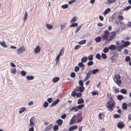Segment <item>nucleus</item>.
I'll return each mask as SVG.
<instances>
[{
  "mask_svg": "<svg viewBox=\"0 0 131 131\" xmlns=\"http://www.w3.org/2000/svg\"><path fill=\"white\" fill-rule=\"evenodd\" d=\"M89 60H93V56L92 54H90L88 57V58Z\"/></svg>",
  "mask_w": 131,
  "mask_h": 131,
  "instance_id": "nucleus-34",
  "label": "nucleus"
},
{
  "mask_svg": "<svg viewBox=\"0 0 131 131\" xmlns=\"http://www.w3.org/2000/svg\"><path fill=\"white\" fill-rule=\"evenodd\" d=\"M46 26L47 28L49 29H51L53 28L52 25L50 24H47L46 25Z\"/></svg>",
  "mask_w": 131,
  "mask_h": 131,
  "instance_id": "nucleus-26",
  "label": "nucleus"
},
{
  "mask_svg": "<svg viewBox=\"0 0 131 131\" xmlns=\"http://www.w3.org/2000/svg\"><path fill=\"white\" fill-rule=\"evenodd\" d=\"M122 107L124 109H126L127 107V104L125 103H123L122 105Z\"/></svg>",
  "mask_w": 131,
  "mask_h": 131,
  "instance_id": "nucleus-23",
  "label": "nucleus"
},
{
  "mask_svg": "<svg viewBox=\"0 0 131 131\" xmlns=\"http://www.w3.org/2000/svg\"><path fill=\"white\" fill-rule=\"evenodd\" d=\"M80 47V46L79 45H77L76 46L74 47V49L75 50H77L79 49Z\"/></svg>",
  "mask_w": 131,
  "mask_h": 131,
  "instance_id": "nucleus-54",
  "label": "nucleus"
},
{
  "mask_svg": "<svg viewBox=\"0 0 131 131\" xmlns=\"http://www.w3.org/2000/svg\"><path fill=\"white\" fill-rule=\"evenodd\" d=\"M86 40H82L79 42V43L80 45L83 44L85 43Z\"/></svg>",
  "mask_w": 131,
  "mask_h": 131,
  "instance_id": "nucleus-28",
  "label": "nucleus"
},
{
  "mask_svg": "<svg viewBox=\"0 0 131 131\" xmlns=\"http://www.w3.org/2000/svg\"><path fill=\"white\" fill-rule=\"evenodd\" d=\"M26 72L24 71H21V74L23 76H25L26 74Z\"/></svg>",
  "mask_w": 131,
  "mask_h": 131,
  "instance_id": "nucleus-53",
  "label": "nucleus"
},
{
  "mask_svg": "<svg viewBox=\"0 0 131 131\" xmlns=\"http://www.w3.org/2000/svg\"><path fill=\"white\" fill-rule=\"evenodd\" d=\"M110 11V9L109 8H108L106 9L104 12V14L105 15H106Z\"/></svg>",
  "mask_w": 131,
  "mask_h": 131,
  "instance_id": "nucleus-31",
  "label": "nucleus"
},
{
  "mask_svg": "<svg viewBox=\"0 0 131 131\" xmlns=\"http://www.w3.org/2000/svg\"><path fill=\"white\" fill-rule=\"evenodd\" d=\"M84 102V100L83 99L81 98L78 100V104H81L83 103Z\"/></svg>",
  "mask_w": 131,
  "mask_h": 131,
  "instance_id": "nucleus-24",
  "label": "nucleus"
},
{
  "mask_svg": "<svg viewBox=\"0 0 131 131\" xmlns=\"http://www.w3.org/2000/svg\"><path fill=\"white\" fill-rule=\"evenodd\" d=\"M99 71L98 69H93L92 71V73L93 74H95Z\"/></svg>",
  "mask_w": 131,
  "mask_h": 131,
  "instance_id": "nucleus-25",
  "label": "nucleus"
},
{
  "mask_svg": "<svg viewBox=\"0 0 131 131\" xmlns=\"http://www.w3.org/2000/svg\"><path fill=\"white\" fill-rule=\"evenodd\" d=\"M53 130L54 131H56L58 129V125L54 126L53 128Z\"/></svg>",
  "mask_w": 131,
  "mask_h": 131,
  "instance_id": "nucleus-37",
  "label": "nucleus"
},
{
  "mask_svg": "<svg viewBox=\"0 0 131 131\" xmlns=\"http://www.w3.org/2000/svg\"><path fill=\"white\" fill-rule=\"evenodd\" d=\"M101 40V38L100 37H98L96 38L95 39V40L97 42H100Z\"/></svg>",
  "mask_w": 131,
  "mask_h": 131,
  "instance_id": "nucleus-17",
  "label": "nucleus"
},
{
  "mask_svg": "<svg viewBox=\"0 0 131 131\" xmlns=\"http://www.w3.org/2000/svg\"><path fill=\"white\" fill-rule=\"evenodd\" d=\"M78 109L77 108V107L74 106L71 109V111H74V112H76L78 111Z\"/></svg>",
  "mask_w": 131,
  "mask_h": 131,
  "instance_id": "nucleus-18",
  "label": "nucleus"
},
{
  "mask_svg": "<svg viewBox=\"0 0 131 131\" xmlns=\"http://www.w3.org/2000/svg\"><path fill=\"white\" fill-rule=\"evenodd\" d=\"M123 98V96L122 95H119L117 96V98L119 100H121Z\"/></svg>",
  "mask_w": 131,
  "mask_h": 131,
  "instance_id": "nucleus-32",
  "label": "nucleus"
},
{
  "mask_svg": "<svg viewBox=\"0 0 131 131\" xmlns=\"http://www.w3.org/2000/svg\"><path fill=\"white\" fill-rule=\"evenodd\" d=\"M71 77L72 78H74L75 76V73L74 72H72L70 74Z\"/></svg>",
  "mask_w": 131,
  "mask_h": 131,
  "instance_id": "nucleus-55",
  "label": "nucleus"
},
{
  "mask_svg": "<svg viewBox=\"0 0 131 131\" xmlns=\"http://www.w3.org/2000/svg\"><path fill=\"white\" fill-rule=\"evenodd\" d=\"M78 127V126H72V127H70L69 130V131H71L74 130L75 129H77Z\"/></svg>",
  "mask_w": 131,
  "mask_h": 131,
  "instance_id": "nucleus-15",
  "label": "nucleus"
},
{
  "mask_svg": "<svg viewBox=\"0 0 131 131\" xmlns=\"http://www.w3.org/2000/svg\"><path fill=\"white\" fill-rule=\"evenodd\" d=\"M121 92L123 94H125L126 93V91L124 89H122L121 90Z\"/></svg>",
  "mask_w": 131,
  "mask_h": 131,
  "instance_id": "nucleus-49",
  "label": "nucleus"
},
{
  "mask_svg": "<svg viewBox=\"0 0 131 131\" xmlns=\"http://www.w3.org/2000/svg\"><path fill=\"white\" fill-rule=\"evenodd\" d=\"M109 48L111 50H114V49H116V47L113 45H112L108 46Z\"/></svg>",
  "mask_w": 131,
  "mask_h": 131,
  "instance_id": "nucleus-10",
  "label": "nucleus"
},
{
  "mask_svg": "<svg viewBox=\"0 0 131 131\" xmlns=\"http://www.w3.org/2000/svg\"><path fill=\"white\" fill-rule=\"evenodd\" d=\"M81 26H77V29L75 31V32H78L79 29L81 28Z\"/></svg>",
  "mask_w": 131,
  "mask_h": 131,
  "instance_id": "nucleus-61",
  "label": "nucleus"
},
{
  "mask_svg": "<svg viewBox=\"0 0 131 131\" xmlns=\"http://www.w3.org/2000/svg\"><path fill=\"white\" fill-rule=\"evenodd\" d=\"M118 127L120 129L123 128L124 126V123L122 122H119L117 125Z\"/></svg>",
  "mask_w": 131,
  "mask_h": 131,
  "instance_id": "nucleus-7",
  "label": "nucleus"
},
{
  "mask_svg": "<svg viewBox=\"0 0 131 131\" xmlns=\"http://www.w3.org/2000/svg\"><path fill=\"white\" fill-rule=\"evenodd\" d=\"M79 91L82 92L84 91V88L83 86H79Z\"/></svg>",
  "mask_w": 131,
  "mask_h": 131,
  "instance_id": "nucleus-30",
  "label": "nucleus"
},
{
  "mask_svg": "<svg viewBox=\"0 0 131 131\" xmlns=\"http://www.w3.org/2000/svg\"><path fill=\"white\" fill-rule=\"evenodd\" d=\"M79 68L78 66L76 67L74 69V71L75 72H77L79 70Z\"/></svg>",
  "mask_w": 131,
  "mask_h": 131,
  "instance_id": "nucleus-51",
  "label": "nucleus"
},
{
  "mask_svg": "<svg viewBox=\"0 0 131 131\" xmlns=\"http://www.w3.org/2000/svg\"><path fill=\"white\" fill-rule=\"evenodd\" d=\"M67 115L65 114L61 116V118L63 119H64L66 116Z\"/></svg>",
  "mask_w": 131,
  "mask_h": 131,
  "instance_id": "nucleus-56",
  "label": "nucleus"
},
{
  "mask_svg": "<svg viewBox=\"0 0 131 131\" xmlns=\"http://www.w3.org/2000/svg\"><path fill=\"white\" fill-rule=\"evenodd\" d=\"M120 78L116 79V80H114V81L118 84L121 83V81L120 80Z\"/></svg>",
  "mask_w": 131,
  "mask_h": 131,
  "instance_id": "nucleus-29",
  "label": "nucleus"
},
{
  "mask_svg": "<svg viewBox=\"0 0 131 131\" xmlns=\"http://www.w3.org/2000/svg\"><path fill=\"white\" fill-rule=\"evenodd\" d=\"M30 124L29 125V127L30 126H34L35 123V119L34 117H32L30 119Z\"/></svg>",
  "mask_w": 131,
  "mask_h": 131,
  "instance_id": "nucleus-4",
  "label": "nucleus"
},
{
  "mask_svg": "<svg viewBox=\"0 0 131 131\" xmlns=\"http://www.w3.org/2000/svg\"><path fill=\"white\" fill-rule=\"evenodd\" d=\"M88 58L86 56H84L81 59V62H85L87 60Z\"/></svg>",
  "mask_w": 131,
  "mask_h": 131,
  "instance_id": "nucleus-16",
  "label": "nucleus"
},
{
  "mask_svg": "<svg viewBox=\"0 0 131 131\" xmlns=\"http://www.w3.org/2000/svg\"><path fill=\"white\" fill-rule=\"evenodd\" d=\"M114 104V101L111 98H110L109 101L107 102L106 105L109 111H112L113 110V108L115 107Z\"/></svg>",
  "mask_w": 131,
  "mask_h": 131,
  "instance_id": "nucleus-2",
  "label": "nucleus"
},
{
  "mask_svg": "<svg viewBox=\"0 0 131 131\" xmlns=\"http://www.w3.org/2000/svg\"><path fill=\"white\" fill-rule=\"evenodd\" d=\"M124 47L123 45H121L120 46H117L116 47V49H117V51H120V50L123 48Z\"/></svg>",
  "mask_w": 131,
  "mask_h": 131,
  "instance_id": "nucleus-12",
  "label": "nucleus"
},
{
  "mask_svg": "<svg viewBox=\"0 0 131 131\" xmlns=\"http://www.w3.org/2000/svg\"><path fill=\"white\" fill-rule=\"evenodd\" d=\"M48 103L47 102H46L44 103L43 106L44 107L46 108L48 106Z\"/></svg>",
  "mask_w": 131,
  "mask_h": 131,
  "instance_id": "nucleus-41",
  "label": "nucleus"
},
{
  "mask_svg": "<svg viewBox=\"0 0 131 131\" xmlns=\"http://www.w3.org/2000/svg\"><path fill=\"white\" fill-rule=\"evenodd\" d=\"M48 101L49 103H51L52 101V99L51 98H50L48 99Z\"/></svg>",
  "mask_w": 131,
  "mask_h": 131,
  "instance_id": "nucleus-59",
  "label": "nucleus"
},
{
  "mask_svg": "<svg viewBox=\"0 0 131 131\" xmlns=\"http://www.w3.org/2000/svg\"><path fill=\"white\" fill-rule=\"evenodd\" d=\"M116 34L114 31L110 33L107 30H106L104 32V34L102 35V38L103 40H106V43H107L115 37Z\"/></svg>",
  "mask_w": 131,
  "mask_h": 131,
  "instance_id": "nucleus-1",
  "label": "nucleus"
},
{
  "mask_svg": "<svg viewBox=\"0 0 131 131\" xmlns=\"http://www.w3.org/2000/svg\"><path fill=\"white\" fill-rule=\"evenodd\" d=\"M122 43H124L123 45L124 47L127 46L130 44V42L128 41L125 42L124 41L122 40Z\"/></svg>",
  "mask_w": 131,
  "mask_h": 131,
  "instance_id": "nucleus-8",
  "label": "nucleus"
},
{
  "mask_svg": "<svg viewBox=\"0 0 131 131\" xmlns=\"http://www.w3.org/2000/svg\"><path fill=\"white\" fill-rule=\"evenodd\" d=\"M26 50V49L24 46H22L19 48L16 51L17 53L18 54H21L23 53Z\"/></svg>",
  "mask_w": 131,
  "mask_h": 131,
  "instance_id": "nucleus-3",
  "label": "nucleus"
},
{
  "mask_svg": "<svg viewBox=\"0 0 131 131\" xmlns=\"http://www.w3.org/2000/svg\"><path fill=\"white\" fill-rule=\"evenodd\" d=\"M63 121L61 119H59L56 122V123H58L59 125H61Z\"/></svg>",
  "mask_w": 131,
  "mask_h": 131,
  "instance_id": "nucleus-21",
  "label": "nucleus"
},
{
  "mask_svg": "<svg viewBox=\"0 0 131 131\" xmlns=\"http://www.w3.org/2000/svg\"><path fill=\"white\" fill-rule=\"evenodd\" d=\"M59 77H56L53 78L52 81L56 83L58 82L59 80Z\"/></svg>",
  "mask_w": 131,
  "mask_h": 131,
  "instance_id": "nucleus-19",
  "label": "nucleus"
},
{
  "mask_svg": "<svg viewBox=\"0 0 131 131\" xmlns=\"http://www.w3.org/2000/svg\"><path fill=\"white\" fill-rule=\"evenodd\" d=\"M77 23H74L72 24L70 26V27H73L77 26L78 25Z\"/></svg>",
  "mask_w": 131,
  "mask_h": 131,
  "instance_id": "nucleus-43",
  "label": "nucleus"
},
{
  "mask_svg": "<svg viewBox=\"0 0 131 131\" xmlns=\"http://www.w3.org/2000/svg\"><path fill=\"white\" fill-rule=\"evenodd\" d=\"M34 126H30V128H29V131H34Z\"/></svg>",
  "mask_w": 131,
  "mask_h": 131,
  "instance_id": "nucleus-62",
  "label": "nucleus"
},
{
  "mask_svg": "<svg viewBox=\"0 0 131 131\" xmlns=\"http://www.w3.org/2000/svg\"><path fill=\"white\" fill-rule=\"evenodd\" d=\"M79 83L80 85L81 86H83V83L82 81L80 80L79 82Z\"/></svg>",
  "mask_w": 131,
  "mask_h": 131,
  "instance_id": "nucleus-60",
  "label": "nucleus"
},
{
  "mask_svg": "<svg viewBox=\"0 0 131 131\" xmlns=\"http://www.w3.org/2000/svg\"><path fill=\"white\" fill-rule=\"evenodd\" d=\"M102 57L104 59H105L107 57L106 55L104 53H102L101 54Z\"/></svg>",
  "mask_w": 131,
  "mask_h": 131,
  "instance_id": "nucleus-38",
  "label": "nucleus"
},
{
  "mask_svg": "<svg viewBox=\"0 0 131 131\" xmlns=\"http://www.w3.org/2000/svg\"><path fill=\"white\" fill-rule=\"evenodd\" d=\"M76 117V115H74L73 117L71 119L69 123L70 125L72 124L73 123L75 122V118Z\"/></svg>",
  "mask_w": 131,
  "mask_h": 131,
  "instance_id": "nucleus-13",
  "label": "nucleus"
},
{
  "mask_svg": "<svg viewBox=\"0 0 131 131\" xmlns=\"http://www.w3.org/2000/svg\"><path fill=\"white\" fill-rule=\"evenodd\" d=\"M34 77L33 76H28L26 77V78L28 80H30L34 79Z\"/></svg>",
  "mask_w": 131,
  "mask_h": 131,
  "instance_id": "nucleus-27",
  "label": "nucleus"
},
{
  "mask_svg": "<svg viewBox=\"0 0 131 131\" xmlns=\"http://www.w3.org/2000/svg\"><path fill=\"white\" fill-rule=\"evenodd\" d=\"M59 102V100L58 99L56 100L53 102L50 105L51 107L53 106L56 105Z\"/></svg>",
  "mask_w": 131,
  "mask_h": 131,
  "instance_id": "nucleus-11",
  "label": "nucleus"
},
{
  "mask_svg": "<svg viewBox=\"0 0 131 131\" xmlns=\"http://www.w3.org/2000/svg\"><path fill=\"white\" fill-rule=\"evenodd\" d=\"M78 65L79 67L82 68H85V66L82 62L79 63Z\"/></svg>",
  "mask_w": 131,
  "mask_h": 131,
  "instance_id": "nucleus-22",
  "label": "nucleus"
},
{
  "mask_svg": "<svg viewBox=\"0 0 131 131\" xmlns=\"http://www.w3.org/2000/svg\"><path fill=\"white\" fill-rule=\"evenodd\" d=\"M84 106V104H81L78 105L77 106V108L78 109H81Z\"/></svg>",
  "mask_w": 131,
  "mask_h": 131,
  "instance_id": "nucleus-44",
  "label": "nucleus"
},
{
  "mask_svg": "<svg viewBox=\"0 0 131 131\" xmlns=\"http://www.w3.org/2000/svg\"><path fill=\"white\" fill-rule=\"evenodd\" d=\"M77 93L75 91H73L72 93L71 94V95L72 96H76Z\"/></svg>",
  "mask_w": 131,
  "mask_h": 131,
  "instance_id": "nucleus-63",
  "label": "nucleus"
},
{
  "mask_svg": "<svg viewBox=\"0 0 131 131\" xmlns=\"http://www.w3.org/2000/svg\"><path fill=\"white\" fill-rule=\"evenodd\" d=\"M116 0H108L106 2V4H110L112 3L115 2Z\"/></svg>",
  "mask_w": 131,
  "mask_h": 131,
  "instance_id": "nucleus-20",
  "label": "nucleus"
},
{
  "mask_svg": "<svg viewBox=\"0 0 131 131\" xmlns=\"http://www.w3.org/2000/svg\"><path fill=\"white\" fill-rule=\"evenodd\" d=\"M131 8V6H128L126 8H124L123 9V10H128L129 9Z\"/></svg>",
  "mask_w": 131,
  "mask_h": 131,
  "instance_id": "nucleus-50",
  "label": "nucleus"
},
{
  "mask_svg": "<svg viewBox=\"0 0 131 131\" xmlns=\"http://www.w3.org/2000/svg\"><path fill=\"white\" fill-rule=\"evenodd\" d=\"M40 47L39 46H38L35 49L34 51L35 53H38L40 52Z\"/></svg>",
  "mask_w": 131,
  "mask_h": 131,
  "instance_id": "nucleus-9",
  "label": "nucleus"
},
{
  "mask_svg": "<svg viewBox=\"0 0 131 131\" xmlns=\"http://www.w3.org/2000/svg\"><path fill=\"white\" fill-rule=\"evenodd\" d=\"M68 5L67 4H66L62 6V8L63 9H66L68 8Z\"/></svg>",
  "mask_w": 131,
  "mask_h": 131,
  "instance_id": "nucleus-40",
  "label": "nucleus"
},
{
  "mask_svg": "<svg viewBox=\"0 0 131 131\" xmlns=\"http://www.w3.org/2000/svg\"><path fill=\"white\" fill-rule=\"evenodd\" d=\"M109 50V48L107 47L105 48L103 50V52L104 53H107Z\"/></svg>",
  "mask_w": 131,
  "mask_h": 131,
  "instance_id": "nucleus-39",
  "label": "nucleus"
},
{
  "mask_svg": "<svg viewBox=\"0 0 131 131\" xmlns=\"http://www.w3.org/2000/svg\"><path fill=\"white\" fill-rule=\"evenodd\" d=\"M64 26H65V24H61V25L60 27H61V30H62L63 29Z\"/></svg>",
  "mask_w": 131,
  "mask_h": 131,
  "instance_id": "nucleus-57",
  "label": "nucleus"
},
{
  "mask_svg": "<svg viewBox=\"0 0 131 131\" xmlns=\"http://www.w3.org/2000/svg\"><path fill=\"white\" fill-rule=\"evenodd\" d=\"M130 60V58L129 56H127L125 59V60L126 61H128Z\"/></svg>",
  "mask_w": 131,
  "mask_h": 131,
  "instance_id": "nucleus-52",
  "label": "nucleus"
},
{
  "mask_svg": "<svg viewBox=\"0 0 131 131\" xmlns=\"http://www.w3.org/2000/svg\"><path fill=\"white\" fill-rule=\"evenodd\" d=\"M96 57L97 58L99 59H100L101 58L100 55L99 53H98L96 55Z\"/></svg>",
  "mask_w": 131,
  "mask_h": 131,
  "instance_id": "nucleus-45",
  "label": "nucleus"
},
{
  "mask_svg": "<svg viewBox=\"0 0 131 131\" xmlns=\"http://www.w3.org/2000/svg\"><path fill=\"white\" fill-rule=\"evenodd\" d=\"M113 90L114 91L115 93H117L118 92V90L117 88L116 87L113 88Z\"/></svg>",
  "mask_w": 131,
  "mask_h": 131,
  "instance_id": "nucleus-42",
  "label": "nucleus"
},
{
  "mask_svg": "<svg viewBox=\"0 0 131 131\" xmlns=\"http://www.w3.org/2000/svg\"><path fill=\"white\" fill-rule=\"evenodd\" d=\"M63 52L64 51L63 49H61L59 53L57 56L56 59V61L57 62L58 61L59 59L60 58V56L62 55Z\"/></svg>",
  "mask_w": 131,
  "mask_h": 131,
  "instance_id": "nucleus-5",
  "label": "nucleus"
},
{
  "mask_svg": "<svg viewBox=\"0 0 131 131\" xmlns=\"http://www.w3.org/2000/svg\"><path fill=\"white\" fill-rule=\"evenodd\" d=\"M115 79H118L119 78H120V77L119 75L118 74H116L115 75L114 77Z\"/></svg>",
  "mask_w": 131,
  "mask_h": 131,
  "instance_id": "nucleus-58",
  "label": "nucleus"
},
{
  "mask_svg": "<svg viewBox=\"0 0 131 131\" xmlns=\"http://www.w3.org/2000/svg\"><path fill=\"white\" fill-rule=\"evenodd\" d=\"M118 18H119V19L122 20H123L124 19L123 17L122 16H119Z\"/></svg>",
  "mask_w": 131,
  "mask_h": 131,
  "instance_id": "nucleus-64",
  "label": "nucleus"
},
{
  "mask_svg": "<svg viewBox=\"0 0 131 131\" xmlns=\"http://www.w3.org/2000/svg\"><path fill=\"white\" fill-rule=\"evenodd\" d=\"M16 71V69L15 68H12L10 72L12 73H15Z\"/></svg>",
  "mask_w": 131,
  "mask_h": 131,
  "instance_id": "nucleus-36",
  "label": "nucleus"
},
{
  "mask_svg": "<svg viewBox=\"0 0 131 131\" xmlns=\"http://www.w3.org/2000/svg\"><path fill=\"white\" fill-rule=\"evenodd\" d=\"M27 12H26L24 14V17L23 18V20L24 21H25V20L27 18Z\"/></svg>",
  "mask_w": 131,
  "mask_h": 131,
  "instance_id": "nucleus-35",
  "label": "nucleus"
},
{
  "mask_svg": "<svg viewBox=\"0 0 131 131\" xmlns=\"http://www.w3.org/2000/svg\"><path fill=\"white\" fill-rule=\"evenodd\" d=\"M93 62L92 61H91L89 62L88 63H87V65L88 66H91L93 64Z\"/></svg>",
  "mask_w": 131,
  "mask_h": 131,
  "instance_id": "nucleus-47",
  "label": "nucleus"
},
{
  "mask_svg": "<svg viewBox=\"0 0 131 131\" xmlns=\"http://www.w3.org/2000/svg\"><path fill=\"white\" fill-rule=\"evenodd\" d=\"M77 20L76 17H74L71 21V22H75Z\"/></svg>",
  "mask_w": 131,
  "mask_h": 131,
  "instance_id": "nucleus-46",
  "label": "nucleus"
},
{
  "mask_svg": "<svg viewBox=\"0 0 131 131\" xmlns=\"http://www.w3.org/2000/svg\"><path fill=\"white\" fill-rule=\"evenodd\" d=\"M26 110V108L25 107H22L20 108L19 111V113L20 114L21 113L24 112Z\"/></svg>",
  "mask_w": 131,
  "mask_h": 131,
  "instance_id": "nucleus-14",
  "label": "nucleus"
},
{
  "mask_svg": "<svg viewBox=\"0 0 131 131\" xmlns=\"http://www.w3.org/2000/svg\"><path fill=\"white\" fill-rule=\"evenodd\" d=\"M53 126V125L52 124H50L49 125L47 126L46 128L45 129L44 131H50Z\"/></svg>",
  "mask_w": 131,
  "mask_h": 131,
  "instance_id": "nucleus-6",
  "label": "nucleus"
},
{
  "mask_svg": "<svg viewBox=\"0 0 131 131\" xmlns=\"http://www.w3.org/2000/svg\"><path fill=\"white\" fill-rule=\"evenodd\" d=\"M0 45L3 47H4V48H6L7 47V46L5 44V43L4 42H0Z\"/></svg>",
  "mask_w": 131,
  "mask_h": 131,
  "instance_id": "nucleus-33",
  "label": "nucleus"
},
{
  "mask_svg": "<svg viewBox=\"0 0 131 131\" xmlns=\"http://www.w3.org/2000/svg\"><path fill=\"white\" fill-rule=\"evenodd\" d=\"M92 71H90L88 73L86 74V75L88 77H90L91 74H92Z\"/></svg>",
  "mask_w": 131,
  "mask_h": 131,
  "instance_id": "nucleus-48",
  "label": "nucleus"
}]
</instances>
